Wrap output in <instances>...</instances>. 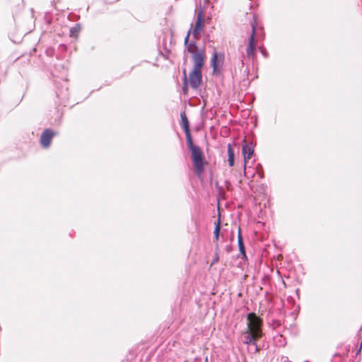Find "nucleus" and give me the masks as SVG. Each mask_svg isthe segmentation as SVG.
Returning <instances> with one entry per match:
<instances>
[{
	"instance_id": "obj_4",
	"label": "nucleus",
	"mask_w": 362,
	"mask_h": 362,
	"mask_svg": "<svg viewBox=\"0 0 362 362\" xmlns=\"http://www.w3.org/2000/svg\"><path fill=\"white\" fill-rule=\"evenodd\" d=\"M247 331L250 332V333H253L255 334H259V337L262 336V320L257 316L255 313H250L247 315Z\"/></svg>"
},
{
	"instance_id": "obj_18",
	"label": "nucleus",
	"mask_w": 362,
	"mask_h": 362,
	"mask_svg": "<svg viewBox=\"0 0 362 362\" xmlns=\"http://www.w3.org/2000/svg\"><path fill=\"white\" fill-rule=\"evenodd\" d=\"M361 349H362V341H361V344L360 348H359V349H358V351H357V354H358V353H360V352H361Z\"/></svg>"
},
{
	"instance_id": "obj_11",
	"label": "nucleus",
	"mask_w": 362,
	"mask_h": 362,
	"mask_svg": "<svg viewBox=\"0 0 362 362\" xmlns=\"http://www.w3.org/2000/svg\"><path fill=\"white\" fill-rule=\"evenodd\" d=\"M238 240L239 250H240L241 255H243V258H246V253H245V246H244V243H243V237H242V235H241L240 228H238Z\"/></svg>"
},
{
	"instance_id": "obj_6",
	"label": "nucleus",
	"mask_w": 362,
	"mask_h": 362,
	"mask_svg": "<svg viewBox=\"0 0 362 362\" xmlns=\"http://www.w3.org/2000/svg\"><path fill=\"white\" fill-rule=\"evenodd\" d=\"M224 54L215 52L211 59L214 73H220L223 64Z\"/></svg>"
},
{
	"instance_id": "obj_3",
	"label": "nucleus",
	"mask_w": 362,
	"mask_h": 362,
	"mask_svg": "<svg viewBox=\"0 0 362 362\" xmlns=\"http://www.w3.org/2000/svg\"><path fill=\"white\" fill-rule=\"evenodd\" d=\"M247 21L251 27V33L248 39V45L246 48V54L248 58H254L256 54V42L255 40L257 26V16L250 12L247 13Z\"/></svg>"
},
{
	"instance_id": "obj_2",
	"label": "nucleus",
	"mask_w": 362,
	"mask_h": 362,
	"mask_svg": "<svg viewBox=\"0 0 362 362\" xmlns=\"http://www.w3.org/2000/svg\"><path fill=\"white\" fill-rule=\"evenodd\" d=\"M206 59V54L204 50L198 52L197 54L192 55V61L194 63L193 69L189 75V83L192 88H198L202 82V70L204 65Z\"/></svg>"
},
{
	"instance_id": "obj_10",
	"label": "nucleus",
	"mask_w": 362,
	"mask_h": 362,
	"mask_svg": "<svg viewBox=\"0 0 362 362\" xmlns=\"http://www.w3.org/2000/svg\"><path fill=\"white\" fill-rule=\"evenodd\" d=\"M245 334V340L244 343L246 344H256V342L261 338L259 334H255L253 333H250L248 331H245L244 332Z\"/></svg>"
},
{
	"instance_id": "obj_17",
	"label": "nucleus",
	"mask_w": 362,
	"mask_h": 362,
	"mask_svg": "<svg viewBox=\"0 0 362 362\" xmlns=\"http://www.w3.org/2000/svg\"><path fill=\"white\" fill-rule=\"evenodd\" d=\"M226 250H227L228 252H231V250H232L231 247L230 246L228 247Z\"/></svg>"
},
{
	"instance_id": "obj_14",
	"label": "nucleus",
	"mask_w": 362,
	"mask_h": 362,
	"mask_svg": "<svg viewBox=\"0 0 362 362\" xmlns=\"http://www.w3.org/2000/svg\"><path fill=\"white\" fill-rule=\"evenodd\" d=\"M81 30V27L79 25H76L74 27L71 28L70 29V33L69 35L71 37L78 38V33Z\"/></svg>"
},
{
	"instance_id": "obj_13",
	"label": "nucleus",
	"mask_w": 362,
	"mask_h": 362,
	"mask_svg": "<svg viewBox=\"0 0 362 362\" xmlns=\"http://www.w3.org/2000/svg\"><path fill=\"white\" fill-rule=\"evenodd\" d=\"M220 230H221V221H220V218H218L215 223V228H214V240L216 242H217L218 240Z\"/></svg>"
},
{
	"instance_id": "obj_12",
	"label": "nucleus",
	"mask_w": 362,
	"mask_h": 362,
	"mask_svg": "<svg viewBox=\"0 0 362 362\" xmlns=\"http://www.w3.org/2000/svg\"><path fill=\"white\" fill-rule=\"evenodd\" d=\"M228 149V163L230 167H233L234 165V160H235V153L233 152V149L232 148L231 144H228L227 146Z\"/></svg>"
},
{
	"instance_id": "obj_1",
	"label": "nucleus",
	"mask_w": 362,
	"mask_h": 362,
	"mask_svg": "<svg viewBox=\"0 0 362 362\" xmlns=\"http://www.w3.org/2000/svg\"><path fill=\"white\" fill-rule=\"evenodd\" d=\"M181 124L186 136L187 145L191 152L192 160L195 174L201 177L204 171L205 160L204 153L199 146L193 143L189 129V123L185 112H181Z\"/></svg>"
},
{
	"instance_id": "obj_15",
	"label": "nucleus",
	"mask_w": 362,
	"mask_h": 362,
	"mask_svg": "<svg viewBox=\"0 0 362 362\" xmlns=\"http://www.w3.org/2000/svg\"><path fill=\"white\" fill-rule=\"evenodd\" d=\"M218 244H216V250L218 251ZM218 261H219V257H218V255L217 252H216L214 257L213 259V261H212V262L211 264V267L212 265H214V264L217 263Z\"/></svg>"
},
{
	"instance_id": "obj_7",
	"label": "nucleus",
	"mask_w": 362,
	"mask_h": 362,
	"mask_svg": "<svg viewBox=\"0 0 362 362\" xmlns=\"http://www.w3.org/2000/svg\"><path fill=\"white\" fill-rule=\"evenodd\" d=\"M56 134L52 130L46 129L40 136V144L42 147L48 148L50 146L51 141L54 136Z\"/></svg>"
},
{
	"instance_id": "obj_16",
	"label": "nucleus",
	"mask_w": 362,
	"mask_h": 362,
	"mask_svg": "<svg viewBox=\"0 0 362 362\" xmlns=\"http://www.w3.org/2000/svg\"><path fill=\"white\" fill-rule=\"evenodd\" d=\"M183 74L185 75V81L186 83L187 82V76H186V70L185 69L183 70Z\"/></svg>"
},
{
	"instance_id": "obj_9",
	"label": "nucleus",
	"mask_w": 362,
	"mask_h": 362,
	"mask_svg": "<svg viewBox=\"0 0 362 362\" xmlns=\"http://www.w3.org/2000/svg\"><path fill=\"white\" fill-rule=\"evenodd\" d=\"M191 33V30H189L185 38V45L187 47V50L189 52L193 54L194 55L195 54H197V47L196 45V43L194 42H189V38Z\"/></svg>"
},
{
	"instance_id": "obj_5",
	"label": "nucleus",
	"mask_w": 362,
	"mask_h": 362,
	"mask_svg": "<svg viewBox=\"0 0 362 362\" xmlns=\"http://www.w3.org/2000/svg\"><path fill=\"white\" fill-rule=\"evenodd\" d=\"M204 18L203 16L202 11H199L197 13V20L195 22V25L191 30L194 38L198 39L201 33L204 31Z\"/></svg>"
},
{
	"instance_id": "obj_8",
	"label": "nucleus",
	"mask_w": 362,
	"mask_h": 362,
	"mask_svg": "<svg viewBox=\"0 0 362 362\" xmlns=\"http://www.w3.org/2000/svg\"><path fill=\"white\" fill-rule=\"evenodd\" d=\"M242 153L244 158V168L245 169L247 160L252 158L254 153V148L251 144H248L244 141L242 146Z\"/></svg>"
}]
</instances>
